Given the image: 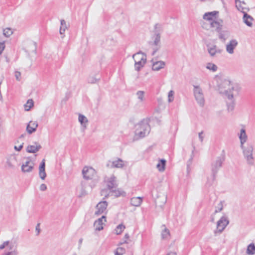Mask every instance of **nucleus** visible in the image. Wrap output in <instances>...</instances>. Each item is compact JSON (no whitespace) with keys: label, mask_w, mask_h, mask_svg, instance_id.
Returning a JSON list of instances; mask_svg holds the SVG:
<instances>
[{"label":"nucleus","mask_w":255,"mask_h":255,"mask_svg":"<svg viewBox=\"0 0 255 255\" xmlns=\"http://www.w3.org/2000/svg\"><path fill=\"white\" fill-rule=\"evenodd\" d=\"M211 222H213L214 221V217H212V218H211Z\"/></svg>","instance_id":"nucleus-63"},{"label":"nucleus","mask_w":255,"mask_h":255,"mask_svg":"<svg viewBox=\"0 0 255 255\" xmlns=\"http://www.w3.org/2000/svg\"><path fill=\"white\" fill-rule=\"evenodd\" d=\"M26 161L21 166V170L24 173L31 172L34 169V163L31 159L30 157L26 158Z\"/></svg>","instance_id":"nucleus-8"},{"label":"nucleus","mask_w":255,"mask_h":255,"mask_svg":"<svg viewBox=\"0 0 255 255\" xmlns=\"http://www.w3.org/2000/svg\"><path fill=\"white\" fill-rule=\"evenodd\" d=\"M243 154L247 163L250 165H253L254 164V158L253 155V147L251 145H248L246 148L242 149Z\"/></svg>","instance_id":"nucleus-5"},{"label":"nucleus","mask_w":255,"mask_h":255,"mask_svg":"<svg viewBox=\"0 0 255 255\" xmlns=\"http://www.w3.org/2000/svg\"><path fill=\"white\" fill-rule=\"evenodd\" d=\"M166 201V198H164V201H163V204H164Z\"/></svg>","instance_id":"nucleus-62"},{"label":"nucleus","mask_w":255,"mask_h":255,"mask_svg":"<svg viewBox=\"0 0 255 255\" xmlns=\"http://www.w3.org/2000/svg\"><path fill=\"white\" fill-rule=\"evenodd\" d=\"M129 235H128V234H126L125 235V237H124V238H125V239H128V238H129Z\"/></svg>","instance_id":"nucleus-59"},{"label":"nucleus","mask_w":255,"mask_h":255,"mask_svg":"<svg viewBox=\"0 0 255 255\" xmlns=\"http://www.w3.org/2000/svg\"><path fill=\"white\" fill-rule=\"evenodd\" d=\"M82 241H83V239H80L79 241V243L80 244H82Z\"/></svg>","instance_id":"nucleus-61"},{"label":"nucleus","mask_w":255,"mask_h":255,"mask_svg":"<svg viewBox=\"0 0 255 255\" xmlns=\"http://www.w3.org/2000/svg\"><path fill=\"white\" fill-rule=\"evenodd\" d=\"M60 24L61 26L60 27L59 32L60 34L62 35L64 33L65 30L67 28V26L66 25V21L64 19H61L60 20Z\"/></svg>","instance_id":"nucleus-32"},{"label":"nucleus","mask_w":255,"mask_h":255,"mask_svg":"<svg viewBox=\"0 0 255 255\" xmlns=\"http://www.w3.org/2000/svg\"><path fill=\"white\" fill-rule=\"evenodd\" d=\"M203 133V131H202L201 132L199 133V138L200 139L201 141L202 142L203 140L204 136L202 135V134Z\"/></svg>","instance_id":"nucleus-55"},{"label":"nucleus","mask_w":255,"mask_h":255,"mask_svg":"<svg viewBox=\"0 0 255 255\" xmlns=\"http://www.w3.org/2000/svg\"><path fill=\"white\" fill-rule=\"evenodd\" d=\"M118 185L116 181V178L114 175H112L107 181V187L110 190L116 188Z\"/></svg>","instance_id":"nucleus-21"},{"label":"nucleus","mask_w":255,"mask_h":255,"mask_svg":"<svg viewBox=\"0 0 255 255\" xmlns=\"http://www.w3.org/2000/svg\"><path fill=\"white\" fill-rule=\"evenodd\" d=\"M222 23L223 20L222 19H219L218 20L211 21L210 25L211 27L214 28L216 31L219 32L222 28Z\"/></svg>","instance_id":"nucleus-17"},{"label":"nucleus","mask_w":255,"mask_h":255,"mask_svg":"<svg viewBox=\"0 0 255 255\" xmlns=\"http://www.w3.org/2000/svg\"><path fill=\"white\" fill-rule=\"evenodd\" d=\"M203 19H204L205 20H208L210 23L211 22V21H214L213 20V17H212L211 16L208 15L207 16H205V13L203 15Z\"/></svg>","instance_id":"nucleus-49"},{"label":"nucleus","mask_w":255,"mask_h":255,"mask_svg":"<svg viewBox=\"0 0 255 255\" xmlns=\"http://www.w3.org/2000/svg\"><path fill=\"white\" fill-rule=\"evenodd\" d=\"M170 235V232L168 229L167 228H164V229L162 231L161 233V237L163 239H165L168 238Z\"/></svg>","instance_id":"nucleus-37"},{"label":"nucleus","mask_w":255,"mask_h":255,"mask_svg":"<svg viewBox=\"0 0 255 255\" xmlns=\"http://www.w3.org/2000/svg\"><path fill=\"white\" fill-rule=\"evenodd\" d=\"M23 143H22L21 144H20L18 147H17L16 146H14V148L15 150L19 151L22 149V148H23Z\"/></svg>","instance_id":"nucleus-53"},{"label":"nucleus","mask_w":255,"mask_h":255,"mask_svg":"<svg viewBox=\"0 0 255 255\" xmlns=\"http://www.w3.org/2000/svg\"><path fill=\"white\" fill-rule=\"evenodd\" d=\"M12 247H13V246L10 245V246H9V249L11 250L12 249Z\"/></svg>","instance_id":"nucleus-64"},{"label":"nucleus","mask_w":255,"mask_h":255,"mask_svg":"<svg viewBox=\"0 0 255 255\" xmlns=\"http://www.w3.org/2000/svg\"><path fill=\"white\" fill-rule=\"evenodd\" d=\"M246 253L249 255H253L255 254V245L254 244H250L248 246Z\"/></svg>","instance_id":"nucleus-29"},{"label":"nucleus","mask_w":255,"mask_h":255,"mask_svg":"<svg viewBox=\"0 0 255 255\" xmlns=\"http://www.w3.org/2000/svg\"><path fill=\"white\" fill-rule=\"evenodd\" d=\"M100 80V78H97L94 77H90L88 78V82L91 84H95L97 83Z\"/></svg>","instance_id":"nucleus-39"},{"label":"nucleus","mask_w":255,"mask_h":255,"mask_svg":"<svg viewBox=\"0 0 255 255\" xmlns=\"http://www.w3.org/2000/svg\"><path fill=\"white\" fill-rule=\"evenodd\" d=\"M160 25L158 23H156L155 25H154V28H155V32L156 31H158V32L159 33V31L160 30Z\"/></svg>","instance_id":"nucleus-54"},{"label":"nucleus","mask_w":255,"mask_h":255,"mask_svg":"<svg viewBox=\"0 0 255 255\" xmlns=\"http://www.w3.org/2000/svg\"><path fill=\"white\" fill-rule=\"evenodd\" d=\"M176 254L175 253H174V252H171L169 254H168L167 255H176Z\"/></svg>","instance_id":"nucleus-58"},{"label":"nucleus","mask_w":255,"mask_h":255,"mask_svg":"<svg viewBox=\"0 0 255 255\" xmlns=\"http://www.w3.org/2000/svg\"><path fill=\"white\" fill-rule=\"evenodd\" d=\"M82 174L84 179L92 180L96 176V171L92 167L85 166L82 170Z\"/></svg>","instance_id":"nucleus-7"},{"label":"nucleus","mask_w":255,"mask_h":255,"mask_svg":"<svg viewBox=\"0 0 255 255\" xmlns=\"http://www.w3.org/2000/svg\"><path fill=\"white\" fill-rule=\"evenodd\" d=\"M17 163L16 157L15 155H9L6 161V166L7 168L13 169L15 167V166Z\"/></svg>","instance_id":"nucleus-13"},{"label":"nucleus","mask_w":255,"mask_h":255,"mask_svg":"<svg viewBox=\"0 0 255 255\" xmlns=\"http://www.w3.org/2000/svg\"><path fill=\"white\" fill-rule=\"evenodd\" d=\"M193 87V92L196 100L200 106L203 107L205 104V99L202 89L199 86L194 85Z\"/></svg>","instance_id":"nucleus-4"},{"label":"nucleus","mask_w":255,"mask_h":255,"mask_svg":"<svg viewBox=\"0 0 255 255\" xmlns=\"http://www.w3.org/2000/svg\"><path fill=\"white\" fill-rule=\"evenodd\" d=\"M230 33L228 31L225 30L219 32V38L223 42H225L226 39L229 37Z\"/></svg>","instance_id":"nucleus-25"},{"label":"nucleus","mask_w":255,"mask_h":255,"mask_svg":"<svg viewBox=\"0 0 255 255\" xmlns=\"http://www.w3.org/2000/svg\"><path fill=\"white\" fill-rule=\"evenodd\" d=\"M146 61H134L135 70L139 71L142 68Z\"/></svg>","instance_id":"nucleus-31"},{"label":"nucleus","mask_w":255,"mask_h":255,"mask_svg":"<svg viewBox=\"0 0 255 255\" xmlns=\"http://www.w3.org/2000/svg\"><path fill=\"white\" fill-rule=\"evenodd\" d=\"M33 106V101L32 99L27 100V103L24 105L25 111H29L30 108Z\"/></svg>","instance_id":"nucleus-34"},{"label":"nucleus","mask_w":255,"mask_h":255,"mask_svg":"<svg viewBox=\"0 0 255 255\" xmlns=\"http://www.w3.org/2000/svg\"><path fill=\"white\" fill-rule=\"evenodd\" d=\"M219 13L217 11H213L211 12H206L205 13V16H207L208 15H210L213 18L216 16V15Z\"/></svg>","instance_id":"nucleus-45"},{"label":"nucleus","mask_w":255,"mask_h":255,"mask_svg":"<svg viewBox=\"0 0 255 255\" xmlns=\"http://www.w3.org/2000/svg\"><path fill=\"white\" fill-rule=\"evenodd\" d=\"M79 122L84 128V130L87 128V124L88 122V120L87 118L82 114L79 115L78 117Z\"/></svg>","instance_id":"nucleus-26"},{"label":"nucleus","mask_w":255,"mask_h":255,"mask_svg":"<svg viewBox=\"0 0 255 255\" xmlns=\"http://www.w3.org/2000/svg\"><path fill=\"white\" fill-rule=\"evenodd\" d=\"M132 58L134 61H146V55L141 51L134 54Z\"/></svg>","instance_id":"nucleus-22"},{"label":"nucleus","mask_w":255,"mask_h":255,"mask_svg":"<svg viewBox=\"0 0 255 255\" xmlns=\"http://www.w3.org/2000/svg\"><path fill=\"white\" fill-rule=\"evenodd\" d=\"M174 91H172V90H170L169 92H168V101L169 103L170 102H172L173 100H174Z\"/></svg>","instance_id":"nucleus-41"},{"label":"nucleus","mask_w":255,"mask_h":255,"mask_svg":"<svg viewBox=\"0 0 255 255\" xmlns=\"http://www.w3.org/2000/svg\"><path fill=\"white\" fill-rule=\"evenodd\" d=\"M36 230L37 231V235H38L40 232V224L39 223L37 224V225L36 226Z\"/></svg>","instance_id":"nucleus-56"},{"label":"nucleus","mask_w":255,"mask_h":255,"mask_svg":"<svg viewBox=\"0 0 255 255\" xmlns=\"http://www.w3.org/2000/svg\"><path fill=\"white\" fill-rule=\"evenodd\" d=\"M165 65V62L163 61H157L153 63L152 69L154 71H158L161 69L164 68Z\"/></svg>","instance_id":"nucleus-24"},{"label":"nucleus","mask_w":255,"mask_h":255,"mask_svg":"<svg viewBox=\"0 0 255 255\" xmlns=\"http://www.w3.org/2000/svg\"><path fill=\"white\" fill-rule=\"evenodd\" d=\"M40 190L41 191H44L47 189V186L45 184H42L39 187Z\"/></svg>","instance_id":"nucleus-52"},{"label":"nucleus","mask_w":255,"mask_h":255,"mask_svg":"<svg viewBox=\"0 0 255 255\" xmlns=\"http://www.w3.org/2000/svg\"><path fill=\"white\" fill-rule=\"evenodd\" d=\"M225 160L224 156L222 157H218L217 159L213 161L212 163V172L213 175V180L215 179L216 174L219 168L222 166L223 161Z\"/></svg>","instance_id":"nucleus-6"},{"label":"nucleus","mask_w":255,"mask_h":255,"mask_svg":"<svg viewBox=\"0 0 255 255\" xmlns=\"http://www.w3.org/2000/svg\"><path fill=\"white\" fill-rule=\"evenodd\" d=\"M238 42L236 39L231 40L230 42L226 45V51L229 54H233L234 50L238 45Z\"/></svg>","instance_id":"nucleus-15"},{"label":"nucleus","mask_w":255,"mask_h":255,"mask_svg":"<svg viewBox=\"0 0 255 255\" xmlns=\"http://www.w3.org/2000/svg\"><path fill=\"white\" fill-rule=\"evenodd\" d=\"M220 89L221 92L224 93L229 100H232L233 98V93L232 91L234 88L231 84V82L228 80H225L221 85Z\"/></svg>","instance_id":"nucleus-2"},{"label":"nucleus","mask_w":255,"mask_h":255,"mask_svg":"<svg viewBox=\"0 0 255 255\" xmlns=\"http://www.w3.org/2000/svg\"><path fill=\"white\" fill-rule=\"evenodd\" d=\"M9 243H10V242L8 241L4 242L2 244L0 245V250L4 249L5 248V247H6L9 245Z\"/></svg>","instance_id":"nucleus-48"},{"label":"nucleus","mask_w":255,"mask_h":255,"mask_svg":"<svg viewBox=\"0 0 255 255\" xmlns=\"http://www.w3.org/2000/svg\"><path fill=\"white\" fill-rule=\"evenodd\" d=\"M125 252V249L123 248H118L115 252V255H122Z\"/></svg>","instance_id":"nucleus-43"},{"label":"nucleus","mask_w":255,"mask_h":255,"mask_svg":"<svg viewBox=\"0 0 255 255\" xmlns=\"http://www.w3.org/2000/svg\"><path fill=\"white\" fill-rule=\"evenodd\" d=\"M13 32L12 31V30L9 28H6L5 29H4L3 30V35L7 37H8L9 36H10L12 34Z\"/></svg>","instance_id":"nucleus-38"},{"label":"nucleus","mask_w":255,"mask_h":255,"mask_svg":"<svg viewBox=\"0 0 255 255\" xmlns=\"http://www.w3.org/2000/svg\"><path fill=\"white\" fill-rule=\"evenodd\" d=\"M108 206V203L106 201L100 202L96 206L97 211L95 212V214L99 215L102 214L106 211Z\"/></svg>","instance_id":"nucleus-12"},{"label":"nucleus","mask_w":255,"mask_h":255,"mask_svg":"<svg viewBox=\"0 0 255 255\" xmlns=\"http://www.w3.org/2000/svg\"><path fill=\"white\" fill-rule=\"evenodd\" d=\"M135 135L137 138H142L148 135L150 130L148 119H143L135 126Z\"/></svg>","instance_id":"nucleus-1"},{"label":"nucleus","mask_w":255,"mask_h":255,"mask_svg":"<svg viewBox=\"0 0 255 255\" xmlns=\"http://www.w3.org/2000/svg\"><path fill=\"white\" fill-rule=\"evenodd\" d=\"M223 204H222V202H220V203L218 204V209H216V210L215 211L214 214H215L216 213H217L218 212H221L223 210Z\"/></svg>","instance_id":"nucleus-47"},{"label":"nucleus","mask_w":255,"mask_h":255,"mask_svg":"<svg viewBox=\"0 0 255 255\" xmlns=\"http://www.w3.org/2000/svg\"><path fill=\"white\" fill-rule=\"evenodd\" d=\"M106 217L105 216H103L101 218L98 219L94 223V226L96 231H100L103 229V225L104 224L103 220L104 222L106 221Z\"/></svg>","instance_id":"nucleus-16"},{"label":"nucleus","mask_w":255,"mask_h":255,"mask_svg":"<svg viewBox=\"0 0 255 255\" xmlns=\"http://www.w3.org/2000/svg\"><path fill=\"white\" fill-rule=\"evenodd\" d=\"M45 159H43L41 162L40 164L39 167V175L40 178L42 180H44L46 176V173L45 170Z\"/></svg>","instance_id":"nucleus-20"},{"label":"nucleus","mask_w":255,"mask_h":255,"mask_svg":"<svg viewBox=\"0 0 255 255\" xmlns=\"http://www.w3.org/2000/svg\"><path fill=\"white\" fill-rule=\"evenodd\" d=\"M236 7H237V8H238V9L239 10H240L241 12H242V11H245V10H247V11H249V10H250L249 8H248V7H243V6H242L241 5V4H239V5L236 4Z\"/></svg>","instance_id":"nucleus-46"},{"label":"nucleus","mask_w":255,"mask_h":255,"mask_svg":"<svg viewBox=\"0 0 255 255\" xmlns=\"http://www.w3.org/2000/svg\"><path fill=\"white\" fill-rule=\"evenodd\" d=\"M160 35L158 32V31L155 32V38L153 43V45H154V47L153 48V51L152 53V55H154L155 53L160 48Z\"/></svg>","instance_id":"nucleus-11"},{"label":"nucleus","mask_w":255,"mask_h":255,"mask_svg":"<svg viewBox=\"0 0 255 255\" xmlns=\"http://www.w3.org/2000/svg\"><path fill=\"white\" fill-rule=\"evenodd\" d=\"M5 48V44L4 42H0V55L2 53Z\"/></svg>","instance_id":"nucleus-51"},{"label":"nucleus","mask_w":255,"mask_h":255,"mask_svg":"<svg viewBox=\"0 0 255 255\" xmlns=\"http://www.w3.org/2000/svg\"><path fill=\"white\" fill-rule=\"evenodd\" d=\"M239 138L241 142V147L244 149V144L247 141L248 136L246 133V130L244 128H242L240 130L239 134Z\"/></svg>","instance_id":"nucleus-23"},{"label":"nucleus","mask_w":255,"mask_h":255,"mask_svg":"<svg viewBox=\"0 0 255 255\" xmlns=\"http://www.w3.org/2000/svg\"><path fill=\"white\" fill-rule=\"evenodd\" d=\"M144 92L142 91H138L136 93V95L137 98L140 101H143L144 100Z\"/></svg>","instance_id":"nucleus-40"},{"label":"nucleus","mask_w":255,"mask_h":255,"mask_svg":"<svg viewBox=\"0 0 255 255\" xmlns=\"http://www.w3.org/2000/svg\"><path fill=\"white\" fill-rule=\"evenodd\" d=\"M15 77L16 79L19 81L20 80V77H21V73L19 71H15Z\"/></svg>","instance_id":"nucleus-50"},{"label":"nucleus","mask_w":255,"mask_h":255,"mask_svg":"<svg viewBox=\"0 0 255 255\" xmlns=\"http://www.w3.org/2000/svg\"><path fill=\"white\" fill-rule=\"evenodd\" d=\"M207 50L210 56H215L217 54H221L223 51L222 49L219 48L216 45L211 44L207 45Z\"/></svg>","instance_id":"nucleus-9"},{"label":"nucleus","mask_w":255,"mask_h":255,"mask_svg":"<svg viewBox=\"0 0 255 255\" xmlns=\"http://www.w3.org/2000/svg\"><path fill=\"white\" fill-rule=\"evenodd\" d=\"M229 224V221L228 217L225 216H222L217 222V229L214 231L215 235L221 234Z\"/></svg>","instance_id":"nucleus-3"},{"label":"nucleus","mask_w":255,"mask_h":255,"mask_svg":"<svg viewBox=\"0 0 255 255\" xmlns=\"http://www.w3.org/2000/svg\"><path fill=\"white\" fill-rule=\"evenodd\" d=\"M166 160L165 159H160L159 162L157 164V168L160 171H163L165 170Z\"/></svg>","instance_id":"nucleus-30"},{"label":"nucleus","mask_w":255,"mask_h":255,"mask_svg":"<svg viewBox=\"0 0 255 255\" xmlns=\"http://www.w3.org/2000/svg\"><path fill=\"white\" fill-rule=\"evenodd\" d=\"M228 109L229 111H232L234 109L235 103L233 101H232L231 103H227Z\"/></svg>","instance_id":"nucleus-44"},{"label":"nucleus","mask_w":255,"mask_h":255,"mask_svg":"<svg viewBox=\"0 0 255 255\" xmlns=\"http://www.w3.org/2000/svg\"><path fill=\"white\" fill-rule=\"evenodd\" d=\"M37 122L30 121L26 127V130L29 134H31L35 132L38 127Z\"/></svg>","instance_id":"nucleus-19"},{"label":"nucleus","mask_w":255,"mask_h":255,"mask_svg":"<svg viewBox=\"0 0 255 255\" xmlns=\"http://www.w3.org/2000/svg\"><path fill=\"white\" fill-rule=\"evenodd\" d=\"M107 166L110 168H122L125 166L124 161L120 158L112 162L109 161Z\"/></svg>","instance_id":"nucleus-10"},{"label":"nucleus","mask_w":255,"mask_h":255,"mask_svg":"<svg viewBox=\"0 0 255 255\" xmlns=\"http://www.w3.org/2000/svg\"><path fill=\"white\" fill-rule=\"evenodd\" d=\"M41 148V146L38 143L35 142L34 145H28L26 150L28 153H35Z\"/></svg>","instance_id":"nucleus-14"},{"label":"nucleus","mask_w":255,"mask_h":255,"mask_svg":"<svg viewBox=\"0 0 255 255\" xmlns=\"http://www.w3.org/2000/svg\"><path fill=\"white\" fill-rule=\"evenodd\" d=\"M18 252L16 250H14L12 251L5 252L1 255H17Z\"/></svg>","instance_id":"nucleus-42"},{"label":"nucleus","mask_w":255,"mask_h":255,"mask_svg":"<svg viewBox=\"0 0 255 255\" xmlns=\"http://www.w3.org/2000/svg\"><path fill=\"white\" fill-rule=\"evenodd\" d=\"M244 13L243 21L244 23L248 26L252 27L253 26L252 21L254 20V18L248 14L246 11H242Z\"/></svg>","instance_id":"nucleus-18"},{"label":"nucleus","mask_w":255,"mask_h":255,"mask_svg":"<svg viewBox=\"0 0 255 255\" xmlns=\"http://www.w3.org/2000/svg\"><path fill=\"white\" fill-rule=\"evenodd\" d=\"M87 184V183L85 181H83L81 182V192L79 195L80 197L85 196L87 194V192L86 190Z\"/></svg>","instance_id":"nucleus-28"},{"label":"nucleus","mask_w":255,"mask_h":255,"mask_svg":"<svg viewBox=\"0 0 255 255\" xmlns=\"http://www.w3.org/2000/svg\"><path fill=\"white\" fill-rule=\"evenodd\" d=\"M238 2H239L240 3V4H241V1L240 0H235L236 3H237Z\"/></svg>","instance_id":"nucleus-60"},{"label":"nucleus","mask_w":255,"mask_h":255,"mask_svg":"<svg viewBox=\"0 0 255 255\" xmlns=\"http://www.w3.org/2000/svg\"><path fill=\"white\" fill-rule=\"evenodd\" d=\"M206 68L213 72H215L217 70V66L215 64L212 63H207Z\"/></svg>","instance_id":"nucleus-35"},{"label":"nucleus","mask_w":255,"mask_h":255,"mask_svg":"<svg viewBox=\"0 0 255 255\" xmlns=\"http://www.w3.org/2000/svg\"><path fill=\"white\" fill-rule=\"evenodd\" d=\"M142 202V198L140 197H133L130 199V204L133 206L138 207Z\"/></svg>","instance_id":"nucleus-27"},{"label":"nucleus","mask_w":255,"mask_h":255,"mask_svg":"<svg viewBox=\"0 0 255 255\" xmlns=\"http://www.w3.org/2000/svg\"><path fill=\"white\" fill-rule=\"evenodd\" d=\"M5 59L7 63H9L10 62V59L7 56H5Z\"/></svg>","instance_id":"nucleus-57"},{"label":"nucleus","mask_w":255,"mask_h":255,"mask_svg":"<svg viewBox=\"0 0 255 255\" xmlns=\"http://www.w3.org/2000/svg\"><path fill=\"white\" fill-rule=\"evenodd\" d=\"M125 228V226L123 225V224H120L116 228L115 231L117 235L121 234L124 229Z\"/></svg>","instance_id":"nucleus-36"},{"label":"nucleus","mask_w":255,"mask_h":255,"mask_svg":"<svg viewBox=\"0 0 255 255\" xmlns=\"http://www.w3.org/2000/svg\"><path fill=\"white\" fill-rule=\"evenodd\" d=\"M111 195L114 196L116 197H118L121 195H122L123 194H125L124 192L120 191L119 189H112L111 190Z\"/></svg>","instance_id":"nucleus-33"}]
</instances>
